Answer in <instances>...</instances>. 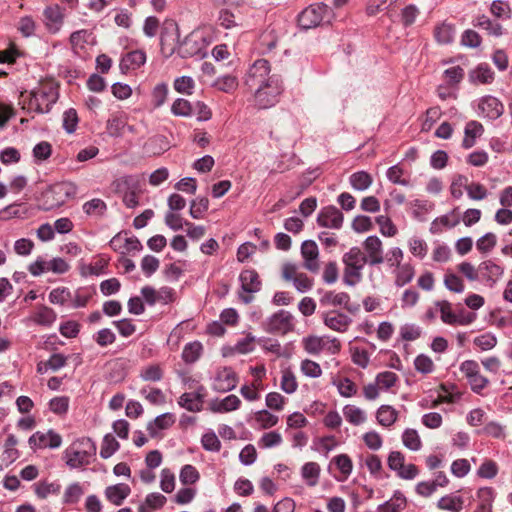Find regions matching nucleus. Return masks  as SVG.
<instances>
[{
  "label": "nucleus",
  "instance_id": "6e6552de",
  "mask_svg": "<svg viewBox=\"0 0 512 512\" xmlns=\"http://www.w3.org/2000/svg\"><path fill=\"white\" fill-rule=\"evenodd\" d=\"M304 350L311 355H318L326 350L330 354L340 351L341 344L338 339L326 336L308 335L302 339Z\"/></svg>",
  "mask_w": 512,
  "mask_h": 512
},
{
  "label": "nucleus",
  "instance_id": "79ce46f5",
  "mask_svg": "<svg viewBox=\"0 0 512 512\" xmlns=\"http://www.w3.org/2000/svg\"><path fill=\"white\" fill-rule=\"evenodd\" d=\"M344 417L353 425H360L366 421L365 412L354 405H347L343 409Z\"/></svg>",
  "mask_w": 512,
  "mask_h": 512
},
{
  "label": "nucleus",
  "instance_id": "9d476101",
  "mask_svg": "<svg viewBox=\"0 0 512 512\" xmlns=\"http://www.w3.org/2000/svg\"><path fill=\"white\" fill-rule=\"evenodd\" d=\"M294 328L293 315L288 311L280 310L268 319L266 330L270 333L286 335L294 331Z\"/></svg>",
  "mask_w": 512,
  "mask_h": 512
},
{
  "label": "nucleus",
  "instance_id": "423d86ee",
  "mask_svg": "<svg viewBox=\"0 0 512 512\" xmlns=\"http://www.w3.org/2000/svg\"><path fill=\"white\" fill-rule=\"evenodd\" d=\"M59 96L58 86L53 81L42 82L31 93L30 105L40 113L50 111L52 105L57 101Z\"/></svg>",
  "mask_w": 512,
  "mask_h": 512
},
{
  "label": "nucleus",
  "instance_id": "864d4df0",
  "mask_svg": "<svg viewBox=\"0 0 512 512\" xmlns=\"http://www.w3.org/2000/svg\"><path fill=\"white\" fill-rule=\"evenodd\" d=\"M179 478L182 484L191 485L199 480L200 474L194 466L187 464L181 469Z\"/></svg>",
  "mask_w": 512,
  "mask_h": 512
},
{
  "label": "nucleus",
  "instance_id": "b1692460",
  "mask_svg": "<svg viewBox=\"0 0 512 512\" xmlns=\"http://www.w3.org/2000/svg\"><path fill=\"white\" fill-rule=\"evenodd\" d=\"M479 109L490 119H496L503 114L504 106L495 97L487 96L479 103Z\"/></svg>",
  "mask_w": 512,
  "mask_h": 512
},
{
  "label": "nucleus",
  "instance_id": "052dcab7",
  "mask_svg": "<svg viewBox=\"0 0 512 512\" xmlns=\"http://www.w3.org/2000/svg\"><path fill=\"white\" fill-rule=\"evenodd\" d=\"M376 223L379 225L382 235L386 237H393L397 234V228L389 217L380 215L376 217Z\"/></svg>",
  "mask_w": 512,
  "mask_h": 512
},
{
  "label": "nucleus",
  "instance_id": "6e6d98bb",
  "mask_svg": "<svg viewBox=\"0 0 512 512\" xmlns=\"http://www.w3.org/2000/svg\"><path fill=\"white\" fill-rule=\"evenodd\" d=\"M332 462L336 465L337 469L342 473L344 478H347L353 469L351 458L346 454H340L333 458Z\"/></svg>",
  "mask_w": 512,
  "mask_h": 512
},
{
  "label": "nucleus",
  "instance_id": "bf43d9fd",
  "mask_svg": "<svg viewBox=\"0 0 512 512\" xmlns=\"http://www.w3.org/2000/svg\"><path fill=\"white\" fill-rule=\"evenodd\" d=\"M406 506V499L402 496H395L378 507L381 512H401Z\"/></svg>",
  "mask_w": 512,
  "mask_h": 512
},
{
  "label": "nucleus",
  "instance_id": "ddd939ff",
  "mask_svg": "<svg viewBox=\"0 0 512 512\" xmlns=\"http://www.w3.org/2000/svg\"><path fill=\"white\" fill-rule=\"evenodd\" d=\"M301 256L303 258V267L313 273L318 272L319 264V248L315 241L306 240L301 245Z\"/></svg>",
  "mask_w": 512,
  "mask_h": 512
},
{
  "label": "nucleus",
  "instance_id": "e433bc0d",
  "mask_svg": "<svg viewBox=\"0 0 512 512\" xmlns=\"http://www.w3.org/2000/svg\"><path fill=\"white\" fill-rule=\"evenodd\" d=\"M394 274L395 284L401 287L412 281L415 271L411 264L404 263L403 265L395 268Z\"/></svg>",
  "mask_w": 512,
  "mask_h": 512
},
{
  "label": "nucleus",
  "instance_id": "e2e57ef3",
  "mask_svg": "<svg viewBox=\"0 0 512 512\" xmlns=\"http://www.w3.org/2000/svg\"><path fill=\"white\" fill-rule=\"evenodd\" d=\"M168 95V87L166 84H158L154 87L151 94V101L155 108L161 107Z\"/></svg>",
  "mask_w": 512,
  "mask_h": 512
},
{
  "label": "nucleus",
  "instance_id": "5fc2aeb1",
  "mask_svg": "<svg viewBox=\"0 0 512 512\" xmlns=\"http://www.w3.org/2000/svg\"><path fill=\"white\" fill-rule=\"evenodd\" d=\"M59 492H60V485H58L56 483H49V482L43 481V482H39L35 486V493L41 499H45L49 495L58 494Z\"/></svg>",
  "mask_w": 512,
  "mask_h": 512
},
{
  "label": "nucleus",
  "instance_id": "ea45409f",
  "mask_svg": "<svg viewBox=\"0 0 512 512\" xmlns=\"http://www.w3.org/2000/svg\"><path fill=\"white\" fill-rule=\"evenodd\" d=\"M127 126L126 120L118 115H113L107 120L106 130L111 137H121Z\"/></svg>",
  "mask_w": 512,
  "mask_h": 512
},
{
  "label": "nucleus",
  "instance_id": "c85d7f7f",
  "mask_svg": "<svg viewBox=\"0 0 512 512\" xmlns=\"http://www.w3.org/2000/svg\"><path fill=\"white\" fill-rule=\"evenodd\" d=\"M484 132V127L477 121H470L465 126L463 147L469 149L475 145L476 139Z\"/></svg>",
  "mask_w": 512,
  "mask_h": 512
},
{
  "label": "nucleus",
  "instance_id": "4d7b16f0",
  "mask_svg": "<svg viewBox=\"0 0 512 512\" xmlns=\"http://www.w3.org/2000/svg\"><path fill=\"white\" fill-rule=\"evenodd\" d=\"M163 372L158 364H153L144 367L140 372V377L144 381L157 382L162 379Z\"/></svg>",
  "mask_w": 512,
  "mask_h": 512
},
{
  "label": "nucleus",
  "instance_id": "2f4dec72",
  "mask_svg": "<svg viewBox=\"0 0 512 512\" xmlns=\"http://www.w3.org/2000/svg\"><path fill=\"white\" fill-rule=\"evenodd\" d=\"M321 468L316 462H307L302 466L301 476L306 484L314 487L318 484L320 478Z\"/></svg>",
  "mask_w": 512,
  "mask_h": 512
},
{
  "label": "nucleus",
  "instance_id": "7ed1b4c3",
  "mask_svg": "<svg viewBox=\"0 0 512 512\" xmlns=\"http://www.w3.org/2000/svg\"><path fill=\"white\" fill-rule=\"evenodd\" d=\"M96 447L91 439L82 438L73 442L64 451V460L70 468H79L89 463L90 457L95 453Z\"/></svg>",
  "mask_w": 512,
  "mask_h": 512
},
{
  "label": "nucleus",
  "instance_id": "774afa93",
  "mask_svg": "<svg viewBox=\"0 0 512 512\" xmlns=\"http://www.w3.org/2000/svg\"><path fill=\"white\" fill-rule=\"evenodd\" d=\"M202 446L205 450L218 452L221 448V442L214 432H207L202 436Z\"/></svg>",
  "mask_w": 512,
  "mask_h": 512
},
{
  "label": "nucleus",
  "instance_id": "4c0bfd02",
  "mask_svg": "<svg viewBox=\"0 0 512 512\" xmlns=\"http://www.w3.org/2000/svg\"><path fill=\"white\" fill-rule=\"evenodd\" d=\"M463 503L462 497L450 494L440 498L437 506L442 510L460 512L463 508Z\"/></svg>",
  "mask_w": 512,
  "mask_h": 512
},
{
  "label": "nucleus",
  "instance_id": "0e129e2a",
  "mask_svg": "<svg viewBox=\"0 0 512 512\" xmlns=\"http://www.w3.org/2000/svg\"><path fill=\"white\" fill-rule=\"evenodd\" d=\"M444 285L448 290L455 293H462L465 287L462 279L454 273L445 274Z\"/></svg>",
  "mask_w": 512,
  "mask_h": 512
},
{
  "label": "nucleus",
  "instance_id": "72a5a7b5",
  "mask_svg": "<svg viewBox=\"0 0 512 512\" xmlns=\"http://www.w3.org/2000/svg\"><path fill=\"white\" fill-rule=\"evenodd\" d=\"M166 503V497L160 493H150L138 507V512H153Z\"/></svg>",
  "mask_w": 512,
  "mask_h": 512
},
{
  "label": "nucleus",
  "instance_id": "6ab92c4d",
  "mask_svg": "<svg viewBox=\"0 0 512 512\" xmlns=\"http://www.w3.org/2000/svg\"><path fill=\"white\" fill-rule=\"evenodd\" d=\"M141 179L137 175H125L117 178L112 183V189L115 193L123 196L130 191H140Z\"/></svg>",
  "mask_w": 512,
  "mask_h": 512
},
{
  "label": "nucleus",
  "instance_id": "39448f33",
  "mask_svg": "<svg viewBox=\"0 0 512 512\" xmlns=\"http://www.w3.org/2000/svg\"><path fill=\"white\" fill-rule=\"evenodd\" d=\"M343 263L344 282L350 286L357 284L361 280L364 266L368 263L365 254L360 248L353 247L343 255Z\"/></svg>",
  "mask_w": 512,
  "mask_h": 512
},
{
  "label": "nucleus",
  "instance_id": "412c9836",
  "mask_svg": "<svg viewBox=\"0 0 512 512\" xmlns=\"http://www.w3.org/2000/svg\"><path fill=\"white\" fill-rule=\"evenodd\" d=\"M131 488L128 484L118 483L106 487L104 494L106 499L114 505H121L122 502L130 495Z\"/></svg>",
  "mask_w": 512,
  "mask_h": 512
},
{
  "label": "nucleus",
  "instance_id": "473e14b6",
  "mask_svg": "<svg viewBox=\"0 0 512 512\" xmlns=\"http://www.w3.org/2000/svg\"><path fill=\"white\" fill-rule=\"evenodd\" d=\"M92 33L88 30H79L73 32L70 36V43L75 53L80 54L85 49V45L92 43Z\"/></svg>",
  "mask_w": 512,
  "mask_h": 512
},
{
  "label": "nucleus",
  "instance_id": "20e7f679",
  "mask_svg": "<svg viewBox=\"0 0 512 512\" xmlns=\"http://www.w3.org/2000/svg\"><path fill=\"white\" fill-rule=\"evenodd\" d=\"M334 12L323 3L312 4L305 8L298 16V24L303 29L316 28L324 23H331Z\"/></svg>",
  "mask_w": 512,
  "mask_h": 512
},
{
  "label": "nucleus",
  "instance_id": "603ef678",
  "mask_svg": "<svg viewBox=\"0 0 512 512\" xmlns=\"http://www.w3.org/2000/svg\"><path fill=\"white\" fill-rule=\"evenodd\" d=\"M436 306L439 308L441 314V320L446 324H456L458 321V317L452 312L451 304L446 301H438L436 302Z\"/></svg>",
  "mask_w": 512,
  "mask_h": 512
},
{
  "label": "nucleus",
  "instance_id": "49530a36",
  "mask_svg": "<svg viewBox=\"0 0 512 512\" xmlns=\"http://www.w3.org/2000/svg\"><path fill=\"white\" fill-rule=\"evenodd\" d=\"M255 421L261 429H269L278 423L279 418L267 410H261L255 413Z\"/></svg>",
  "mask_w": 512,
  "mask_h": 512
},
{
  "label": "nucleus",
  "instance_id": "4468645a",
  "mask_svg": "<svg viewBox=\"0 0 512 512\" xmlns=\"http://www.w3.org/2000/svg\"><path fill=\"white\" fill-rule=\"evenodd\" d=\"M238 383L236 373L228 367L218 369L213 380V388L218 392H228L233 390Z\"/></svg>",
  "mask_w": 512,
  "mask_h": 512
},
{
  "label": "nucleus",
  "instance_id": "dca6fc26",
  "mask_svg": "<svg viewBox=\"0 0 512 512\" xmlns=\"http://www.w3.org/2000/svg\"><path fill=\"white\" fill-rule=\"evenodd\" d=\"M343 213L334 206L324 207L318 214L317 223L324 228L339 229L343 224Z\"/></svg>",
  "mask_w": 512,
  "mask_h": 512
},
{
  "label": "nucleus",
  "instance_id": "69168bd1",
  "mask_svg": "<svg viewBox=\"0 0 512 512\" xmlns=\"http://www.w3.org/2000/svg\"><path fill=\"white\" fill-rule=\"evenodd\" d=\"M397 381V374L391 371L379 373L376 377V382L380 389H390L397 383Z\"/></svg>",
  "mask_w": 512,
  "mask_h": 512
},
{
  "label": "nucleus",
  "instance_id": "f3484780",
  "mask_svg": "<svg viewBox=\"0 0 512 512\" xmlns=\"http://www.w3.org/2000/svg\"><path fill=\"white\" fill-rule=\"evenodd\" d=\"M204 388L195 392L183 393L178 399V405L190 412H200L204 403Z\"/></svg>",
  "mask_w": 512,
  "mask_h": 512
},
{
  "label": "nucleus",
  "instance_id": "5701e85b",
  "mask_svg": "<svg viewBox=\"0 0 512 512\" xmlns=\"http://www.w3.org/2000/svg\"><path fill=\"white\" fill-rule=\"evenodd\" d=\"M46 25L50 31L57 32L64 19L63 9L59 4H52L44 10Z\"/></svg>",
  "mask_w": 512,
  "mask_h": 512
},
{
  "label": "nucleus",
  "instance_id": "a211bd4d",
  "mask_svg": "<svg viewBox=\"0 0 512 512\" xmlns=\"http://www.w3.org/2000/svg\"><path fill=\"white\" fill-rule=\"evenodd\" d=\"M142 296L149 304L163 303L168 304L174 300L173 290L168 287H163L155 290L152 287H144L141 290Z\"/></svg>",
  "mask_w": 512,
  "mask_h": 512
},
{
  "label": "nucleus",
  "instance_id": "338daca9",
  "mask_svg": "<svg viewBox=\"0 0 512 512\" xmlns=\"http://www.w3.org/2000/svg\"><path fill=\"white\" fill-rule=\"evenodd\" d=\"M194 86V80L189 76H181L174 81V89L182 94H192Z\"/></svg>",
  "mask_w": 512,
  "mask_h": 512
},
{
  "label": "nucleus",
  "instance_id": "cd10ccee",
  "mask_svg": "<svg viewBox=\"0 0 512 512\" xmlns=\"http://www.w3.org/2000/svg\"><path fill=\"white\" fill-rule=\"evenodd\" d=\"M57 315L47 306H39L29 319L37 325L50 327L56 321Z\"/></svg>",
  "mask_w": 512,
  "mask_h": 512
},
{
  "label": "nucleus",
  "instance_id": "2eb2a0df",
  "mask_svg": "<svg viewBox=\"0 0 512 512\" xmlns=\"http://www.w3.org/2000/svg\"><path fill=\"white\" fill-rule=\"evenodd\" d=\"M61 443V436L52 430L47 432L37 431L29 438V444L34 449L58 448Z\"/></svg>",
  "mask_w": 512,
  "mask_h": 512
},
{
  "label": "nucleus",
  "instance_id": "f257e3e1",
  "mask_svg": "<svg viewBox=\"0 0 512 512\" xmlns=\"http://www.w3.org/2000/svg\"><path fill=\"white\" fill-rule=\"evenodd\" d=\"M269 62L265 59H259L251 66L246 85L250 89H255V102L258 108L267 109L278 102L279 95L282 92V84L276 75H269Z\"/></svg>",
  "mask_w": 512,
  "mask_h": 512
},
{
  "label": "nucleus",
  "instance_id": "c9c22d12",
  "mask_svg": "<svg viewBox=\"0 0 512 512\" xmlns=\"http://www.w3.org/2000/svg\"><path fill=\"white\" fill-rule=\"evenodd\" d=\"M470 81L475 84H488L494 79V72L487 65H479L469 74Z\"/></svg>",
  "mask_w": 512,
  "mask_h": 512
},
{
  "label": "nucleus",
  "instance_id": "a18cd8bd",
  "mask_svg": "<svg viewBox=\"0 0 512 512\" xmlns=\"http://www.w3.org/2000/svg\"><path fill=\"white\" fill-rule=\"evenodd\" d=\"M280 386L281 389L287 394H292L297 390L298 383L296 376L292 370L285 369L284 371H282Z\"/></svg>",
  "mask_w": 512,
  "mask_h": 512
},
{
  "label": "nucleus",
  "instance_id": "0eeeda50",
  "mask_svg": "<svg viewBox=\"0 0 512 512\" xmlns=\"http://www.w3.org/2000/svg\"><path fill=\"white\" fill-rule=\"evenodd\" d=\"M208 36L204 30L196 29L190 32L179 44V55L182 58L205 56L208 46Z\"/></svg>",
  "mask_w": 512,
  "mask_h": 512
},
{
  "label": "nucleus",
  "instance_id": "8fccbe9b",
  "mask_svg": "<svg viewBox=\"0 0 512 512\" xmlns=\"http://www.w3.org/2000/svg\"><path fill=\"white\" fill-rule=\"evenodd\" d=\"M202 352V345L199 342L188 343L182 352V358L186 363H194Z\"/></svg>",
  "mask_w": 512,
  "mask_h": 512
},
{
  "label": "nucleus",
  "instance_id": "aec40b11",
  "mask_svg": "<svg viewBox=\"0 0 512 512\" xmlns=\"http://www.w3.org/2000/svg\"><path fill=\"white\" fill-rule=\"evenodd\" d=\"M175 423V417L172 413H164L157 416L147 424V431L151 438L161 436V431L170 428Z\"/></svg>",
  "mask_w": 512,
  "mask_h": 512
},
{
  "label": "nucleus",
  "instance_id": "393cba45",
  "mask_svg": "<svg viewBox=\"0 0 512 512\" xmlns=\"http://www.w3.org/2000/svg\"><path fill=\"white\" fill-rule=\"evenodd\" d=\"M241 400L236 395H228L221 400H213L210 402V410L215 413H227L237 410L240 407Z\"/></svg>",
  "mask_w": 512,
  "mask_h": 512
},
{
  "label": "nucleus",
  "instance_id": "c756f323",
  "mask_svg": "<svg viewBox=\"0 0 512 512\" xmlns=\"http://www.w3.org/2000/svg\"><path fill=\"white\" fill-rule=\"evenodd\" d=\"M242 290L252 294L260 290L261 282L258 274L253 270H245L240 274Z\"/></svg>",
  "mask_w": 512,
  "mask_h": 512
},
{
  "label": "nucleus",
  "instance_id": "f704fd0d",
  "mask_svg": "<svg viewBox=\"0 0 512 512\" xmlns=\"http://www.w3.org/2000/svg\"><path fill=\"white\" fill-rule=\"evenodd\" d=\"M377 421L380 425L389 427L398 419V411L390 405H382L376 413Z\"/></svg>",
  "mask_w": 512,
  "mask_h": 512
},
{
  "label": "nucleus",
  "instance_id": "de8ad7c7",
  "mask_svg": "<svg viewBox=\"0 0 512 512\" xmlns=\"http://www.w3.org/2000/svg\"><path fill=\"white\" fill-rule=\"evenodd\" d=\"M468 178L464 175H457L453 178L450 185L451 196L459 199L463 196L464 191L467 192Z\"/></svg>",
  "mask_w": 512,
  "mask_h": 512
},
{
  "label": "nucleus",
  "instance_id": "680f3d73",
  "mask_svg": "<svg viewBox=\"0 0 512 512\" xmlns=\"http://www.w3.org/2000/svg\"><path fill=\"white\" fill-rule=\"evenodd\" d=\"M282 442V435L277 431L264 433L258 441V445L262 448H272L278 446Z\"/></svg>",
  "mask_w": 512,
  "mask_h": 512
},
{
  "label": "nucleus",
  "instance_id": "f03ea898",
  "mask_svg": "<svg viewBox=\"0 0 512 512\" xmlns=\"http://www.w3.org/2000/svg\"><path fill=\"white\" fill-rule=\"evenodd\" d=\"M77 193L75 184L71 182H60L51 185L42 194L41 207L50 211L61 207L67 200L73 198Z\"/></svg>",
  "mask_w": 512,
  "mask_h": 512
},
{
  "label": "nucleus",
  "instance_id": "37998d69",
  "mask_svg": "<svg viewBox=\"0 0 512 512\" xmlns=\"http://www.w3.org/2000/svg\"><path fill=\"white\" fill-rule=\"evenodd\" d=\"M372 177L365 171L356 172L351 175L350 183L355 190L364 191L372 184Z\"/></svg>",
  "mask_w": 512,
  "mask_h": 512
},
{
  "label": "nucleus",
  "instance_id": "f8f14e48",
  "mask_svg": "<svg viewBox=\"0 0 512 512\" xmlns=\"http://www.w3.org/2000/svg\"><path fill=\"white\" fill-rule=\"evenodd\" d=\"M362 246L369 265H379L384 262L383 243L378 236L367 237Z\"/></svg>",
  "mask_w": 512,
  "mask_h": 512
},
{
  "label": "nucleus",
  "instance_id": "c03bdc74",
  "mask_svg": "<svg viewBox=\"0 0 512 512\" xmlns=\"http://www.w3.org/2000/svg\"><path fill=\"white\" fill-rule=\"evenodd\" d=\"M455 28L451 24L442 23L435 29V38L440 44H449L453 41Z\"/></svg>",
  "mask_w": 512,
  "mask_h": 512
},
{
  "label": "nucleus",
  "instance_id": "58836bf2",
  "mask_svg": "<svg viewBox=\"0 0 512 512\" xmlns=\"http://www.w3.org/2000/svg\"><path fill=\"white\" fill-rule=\"evenodd\" d=\"M403 445L412 451H419L422 447V440L417 430L407 428L402 434Z\"/></svg>",
  "mask_w": 512,
  "mask_h": 512
},
{
  "label": "nucleus",
  "instance_id": "1a4fd4ad",
  "mask_svg": "<svg viewBox=\"0 0 512 512\" xmlns=\"http://www.w3.org/2000/svg\"><path fill=\"white\" fill-rule=\"evenodd\" d=\"M179 44L178 26L173 22L166 23L160 35L161 53L166 58L173 55L176 51L179 53Z\"/></svg>",
  "mask_w": 512,
  "mask_h": 512
},
{
  "label": "nucleus",
  "instance_id": "13d9d810",
  "mask_svg": "<svg viewBox=\"0 0 512 512\" xmlns=\"http://www.w3.org/2000/svg\"><path fill=\"white\" fill-rule=\"evenodd\" d=\"M301 372L311 378H318L322 375V369L320 365L310 359H304L300 364Z\"/></svg>",
  "mask_w": 512,
  "mask_h": 512
},
{
  "label": "nucleus",
  "instance_id": "4be33fe9",
  "mask_svg": "<svg viewBox=\"0 0 512 512\" xmlns=\"http://www.w3.org/2000/svg\"><path fill=\"white\" fill-rule=\"evenodd\" d=\"M146 62V54L141 50H135L124 55L119 67L123 73L140 68Z\"/></svg>",
  "mask_w": 512,
  "mask_h": 512
},
{
  "label": "nucleus",
  "instance_id": "3c124183",
  "mask_svg": "<svg viewBox=\"0 0 512 512\" xmlns=\"http://www.w3.org/2000/svg\"><path fill=\"white\" fill-rule=\"evenodd\" d=\"M119 447L120 445L115 437L111 434H107L102 442L100 456L105 459L109 458L119 449Z\"/></svg>",
  "mask_w": 512,
  "mask_h": 512
},
{
  "label": "nucleus",
  "instance_id": "9b49d317",
  "mask_svg": "<svg viewBox=\"0 0 512 512\" xmlns=\"http://www.w3.org/2000/svg\"><path fill=\"white\" fill-rule=\"evenodd\" d=\"M388 466L403 479H414L419 472L416 465L412 463L405 464L404 455L399 451H393L389 454Z\"/></svg>",
  "mask_w": 512,
  "mask_h": 512
},
{
  "label": "nucleus",
  "instance_id": "bb28decb",
  "mask_svg": "<svg viewBox=\"0 0 512 512\" xmlns=\"http://www.w3.org/2000/svg\"><path fill=\"white\" fill-rule=\"evenodd\" d=\"M460 223V213L458 208H454L450 212L440 217H437L432 222V230L435 232L441 231L443 228H453Z\"/></svg>",
  "mask_w": 512,
  "mask_h": 512
},
{
  "label": "nucleus",
  "instance_id": "a878e982",
  "mask_svg": "<svg viewBox=\"0 0 512 512\" xmlns=\"http://www.w3.org/2000/svg\"><path fill=\"white\" fill-rule=\"evenodd\" d=\"M351 319L343 314L331 311L325 314L324 323L327 327L337 332H344L347 330Z\"/></svg>",
  "mask_w": 512,
  "mask_h": 512
},
{
  "label": "nucleus",
  "instance_id": "7c9ffc66",
  "mask_svg": "<svg viewBox=\"0 0 512 512\" xmlns=\"http://www.w3.org/2000/svg\"><path fill=\"white\" fill-rule=\"evenodd\" d=\"M479 272L482 273L486 281L495 282L503 275L504 271L501 266L492 260H486L479 264Z\"/></svg>",
  "mask_w": 512,
  "mask_h": 512
},
{
  "label": "nucleus",
  "instance_id": "09e8293b",
  "mask_svg": "<svg viewBox=\"0 0 512 512\" xmlns=\"http://www.w3.org/2000/svg\"><path fill=\"white\" fill-rule=\"evenodd\" d=\"M350 297L345 292H328L324 295L322 302L331 306H347Z\"/></svg>",
  "mask_w": 512,
  "mask_h": 512
},
{
  "label": "nucleus",
  "instance_id": "a19ab883",
  "mask_svg": "<svg viewBox=\"0 0 512 512\" xmlns=\"http://www.w3.org/2000/svg\"><path fill=\"white\" fill-rule=\"evenodd\" d=\"M82 208L88 216H103L107 210V205L102 199L94 198L85 202Z\"/></svg>",
  "mask_w": 512,
  "mask_h": 512
}]
</instances>
